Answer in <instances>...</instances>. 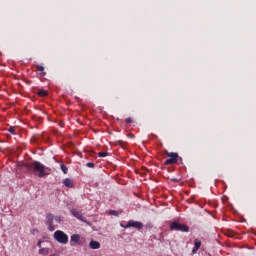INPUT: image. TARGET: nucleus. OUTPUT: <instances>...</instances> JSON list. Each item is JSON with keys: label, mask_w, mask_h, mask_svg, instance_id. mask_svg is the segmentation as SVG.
Wrapping results in <instances>:
<instances>
[{"label": "nucleus", "mask_w": 256, "mask_h": 256, "mask_svg": "<svg viewBox=\"0 0 256 256\" xmlns=\"http://www.w3.org/2000/svg\"><path fill=\"white\" fill-rule=\"evenodd\" d=\"M25 167L29 171H33V173H36L37 177H39L40 179H43V177H47V175H49V173L45 172L47 167L39 161H33L32 163L25 164Z\"/></svg>", "instance_id": "obj_1"}, {"label": "nucleus", "mask_w": 256, "mask_h": 256, "mask_svg": "<svg viewBox=\"0 0 256 256\" xmlns=\"http://www.w3.org/2000/svg\"><path fill=\"white\" fill-rule=\"evenodd\" d=\"M53 221H56V223H61L63 220L61 219V216L47 214L46 215V225L48 227V231H55L56 227H55V224H53Z\"/></svg>", "instance_id": "obj_2"}, {"label": "nucleus", "mask_w": 256, "mask_h": 256, "mask_svg": "<svg viewBox=\"0 0 256 256\" xmlns=\"http://www.w3.org/2000/svg\"><path fill=\"white\" fill-rule=\"evenodd\" d=\"M54 239L58 243H61V245H67V243H69V236H67L65 232L61 230H57L54 232Z\"/></svg>", "instance_id": "obj_3"}, {"label": "nucleus", "mask_w": 256, "mask_h": 256, "mask_svg": "<svg viewBox=\"0 0 256 256\" xmlns=\"http://www.w3.org/2000/svg\"><path fill=\"white\" fill-rule=\"evenodd\" d=\"M170 231H181L182 233H189V226L174 221L170 224Z\"/></svg>", "instance_id": "obj_4"}, {"label": "nucleus", "mask_w": 256, "mask_h": 256, "mask_svg": "<svg viewBox=\"0 0 256 256\" xmlns=\"http://www.w3.org/2000/svg\"><path fill=\"white\" fill-rule=\"evenodd\" d=\"M120 227H123V229H129L133 227L134 229H143V224L139 221H128L127 225L120 224Z\"/></svg>", "instance_id": "obj_5"}, {"label": "nucleus", "mask_w": 256, "mask_h": 256, "mask_svg": "<svg viewBox=\"0 0 256 256\" xmlns=\"http://www.w3.org/2000/svg\"><path fill=\"white\" fill-rule=\"evenodd\" d=\"M72 216H74L78 221H82V223H87V218L83 216V212L79 211L77 208H73L70 210Z\"/></svg>", "instance_id": "obj_6"}, {"label": "nucleus", "mask_w": 256, "mask_h": 256, "mask_svg": "<svg viewBox=\"0 0 256 256\" xmlns=\"http://www.w3.org/2000/svg\"><path fill=\"white\" fill-rule=\"evenodd\" d=\"M81 241V236L79 234H73L70 238V245H75V243H79Z\"/></svg>", "instance_id": "obj_7"}, {"label": "nucleus", "mask_w": 256, "mask_h": 256, "mask_svg": "<svg viewBox=\"0 0 256 256\" xmlns=\"http://www.w3.org/2000/svg\"><path fill=\"white\" fill-rule=\"evenodd\" d=\"M199 249H201V241L198 239H195L194 240V248L192 249L193 255H195V253H197V251H199Z\"/></svg>", "instance_id": "obj_8"}, {"label": "nucleus", "mask_w": 256, "mask_h": 256, "mask_svg": "<svg viewBox=\"0 0 256 256\" xmlns=\"http://www.w3.org/2000/svg\"><path fill=\"white\" fill-rule=\"evenodd\" d=\"M63 185L65 187H68L69 189H73L75 187V185L73 184V180H71L70 178H66L63 180Z\"/></svg>", "instance_id": "obj_9"}, {"label": "nucleus", "mask_w": 256, "mask_h": 256, "mask_svg": "<svg viewBox=\"0 0 256 256\" xmlns=\"http://www.w3.org/2000/svg\"><path fill=\"white\" fill-rule=\"evenodd\" d=\"M89 247L90 249H101V243H99L98 241H90L89 243Z\"/></svg>", "instance_id": "obj_10"}, {"label": "nucleus", "mask_w": 256, "mask_h": 256, "mask_svg": "<svg viewBox=\"0 0 256 256\" xmlns=\"http://www.w3.org/2000/svg\"><path fill=\"white\" fill-rule=\"evenodd\" d=\"M167 157H170V159H179V154L177 152H167L166 151Z\"/></svg>", "instance_id": "obj_11"}, {"label": "nucleus", "mask_w": 256, "mask_h": 256, "mask_svg": "<svg viewBox=\"0 0 256 256\" xmlns=\"http://www.w3.org/2000/svg\"><path fill=\"white\" fill-rule=\"evenodd\" d=\"M175 163H177V158H169L164 162L165 165H175Z\"/></svg>", "instance_id": "obj_12"}, {"label": "nucleus", "mask_w": 256, "mask_h": 256, "mask_svg": "<svg viewBox=\"0 0 256 256\" xmlns=\"http://www.w3.org/2000/svg\"><path fill=\"white\" fill-rule=\"evenodd\" d=\"M39 97H47L49 95V92L47 90H38Z\"/></svg>", "instance_id": "obj_13"}, {"label": "nucleus", "mask_w": 256, "mask_h": 256, "mask_svg": "<svg viewBox=\"0 0 256 256\" xmlns=\"http://www.w3.org/2000/svg\"><path fill=\"white\" fill-rule=\"evenodd\" d=\"M60 169L64 173V175H67V173L69 172V168H67L65 164H61Z\"/></svg>", "instance_id": "obj_14"}, {"label": "nucleus", "mask_w": 256, "mask_h": 256, "mask_svg": "<svg viewBox=\"0 0 256 256\" xmlns=\"http://www.w3.org/2000/svg\"><path fill=\"white\" fill-rule=\"evenodd\" d=\"M39 254L40 255H48L49 254V249H47V248H40Z\"/></svg>", "instance_id": "obj_15"}, {"label": "nucleus", "mask_w": 256, "mask_h": 256, "mask_svg": "<svg viewBox=\"0 0 256 256\" xmlns=\"http://www.w3.org/2000/svg\"><path fill=\"white\" fill-rule=\"evenodd\" d=\"M98 157H109V153L108 152H99Z\"/></svg>", "instance_id": "obj_16"}, {"label": "nucleus", "mask_w": 256, "mask_h": 256, "mask_svg": "<svg viewBox=\"0 0 256 256\" xmlns=\"http://www.w3.org/2000/svg\"><path fill=\"white\" fill-rule=\"evenodd\" d=\"M109 215H114V217H117L119 215V212H117V210H110Z\"/></svg>", "instance_id": "obj_17"}, {"label": "nucleus", "mask_w": 256, "mask_h": 256, "mask_svg": "<svg viewBox=\"0 0 256 256\" xmlns=\"http://www.w3.org/2000/svg\"><path fill=\"white\" fill-rule=\"evenodd\" d=\"M86 167H89L90 169H95V163H93V162H88V163L86 164Z\"/></svg>", "instance_id": "obj_18"}, {"label": "nucleus", "mask_w": 256, "mask_h": 256, "mask_svg": "<svg viewBox=\"0 0 256 256\" xmlns=\"http://www.w3.org/2000/svg\"><path fill=\"white\" fill-rule=\"evenodd\" d=\"M36 68H37V71H40V72L45 71V67H43L41 65H37Z\"/></svg>", "instance_id": "obj_19"}, {"label": "nucleus", "mask_w": 256, "mask_h": 256, "mask_svg": "<svg viewBox=\"0 0 256 256\" xmlns=\"http://www.w3.org/2000/svg\"><path fill=\"white\" fill-rule=\"evenodd\" d=\"M118 145H120V147H122V149H125V147H127V143L121 142V141L118 142Z\"/></svg>", "instance_id": "obj_20"}, {"label": "nucleus", "mask_w": 256, "mask_h": 256, "mask_svg": "<svg viewBox=\"0 0 256 256\" xmlns=\"http://www.w3.org/2000/svg\"><path fill=\"white\" fill-rule=\"evenodd\" d=\"M125 123H127V125H129V124L133 123V119L132 118H126Z\"/></svg>", "instance_id": "obj_21"}, {"label": "nucleus", "mask_w": 256, "mask_h": 256, "mask_svg": "<svg viewBox=\"0 0 256 256\" xmlns=\"http://www.w3.org/2000/svg\"><path fill=\"white\" fill-rule=\"evenodd\" d=\"M9 133H11L12 135H15V127H10L8 129Z\"/></svg>", "instance_id": "obj_22"}, {"label": "nucleus", "mask_w": 256, "mask_h": 256, "mask_svg": "<svg viewBox=\"0 0 256 256\" xmlns=\"http://www.w3.org/2000/svg\"><path fill=\"white\" fill-rule=\"evenodd\" d=\"M38 247L41 249V241L38 242Z\"/></svg>", "instance_id": "obj_23"}, {"label": "nucleus", "mask_w": 256, "mask_h": 256, "mask_svg": "<svg viewBox=\"0 0 256 256\" xmlns=\"http://www.w3.org/2000/svg\"><path fill=\"white\" fill-rule=\"evenodd\" d=\"M42 75H45V72Z\"/></svg>", "instance_id": "obj_24"}]
</instances>
